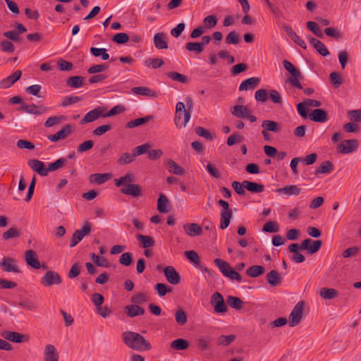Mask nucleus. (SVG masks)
<instances>
[{
	"label": "nucleus",
	"instance_id": "26",
	"mask_svg": "<svg viewBox=\"0 0 361 361\" xmlns=\"http://www.w3.org/2000/svg\"><path fill=\"white\" fill-rule=\"evenodd\" d=\"M131 91L137 95L146 96L149 97L156 98L158 97V94L147 87L140 86L134 87L131 89Z\"/></svg>",
	"mask_w": 361,
	"mask_h": 361
},
{
	"label": "nucleus",
	"instance_id": "12",
	"mask_svg": "<svg viewBox=\"0 0 361 361\" xmlns=\"http://www.w3.org/2000/svg\"><path fill=\"white\" fill-rule=\"evenodd\" d=\"M0 268L6 272L19 273L20 271L17 264V260L10 257H3L0 261Z\"/></svg>",
	"mask_w": 361,
	"mask_h": 361
},
{
	"label": "nucleus",
	"instance_id": "32",
	"mask_svg": "<svg viewBox=\"0 0 361 361\" xmlns=\"http://www.w3.org/2000/svg\"><path fill=\"white\" fill-rule=\"evenodd\" d=\"M136 238L140 242V246L142 248H147L154 245V240L149 235H144L142 234H137Z\"/></svg>",
	"mask_w": 361,
	"mask_h": 361
},
{
	"label": "nucleus",
	"instance_id": "61",
	"mask_svg": "<svg viewBox=\"0 0 361 361\" xmlns=\"http://www.w3.org/2000/svg\"><path fill=\"white\" fill-rule=\"evenodd\" d=\"M111 129H112V125H111V124L102 125V126H100L96 128L92 131V133L95 136H101Z\"/></svg>",
	"mask_w": 361,
	"mask_h": 361
},
{
	"label": "nucleus",
	"instance_id": "59",
	"mask_svg": "<svg viewBox=\"0 0 361 361\" xmlns=\"http://www.w3.org/2000/svg\"><path fill=\"white\" fill-rule=\"evenodd\" d=\"M235 339V336L233 334L231 335H222L218 338L217 342L219 345H228L231 343Z\"/></svg>",
	"mask_w": 361,
	"mask_h": 361
},
{
	"label": "nucleus",
	"instance_id": "10",
	"mask_svg": "<svg viewBox=\"0 0 361 361\" xmlns=\"http://www.w3.org/2000/svg\"><path fill=\"white\" fill-rule=\"evenodd\" d=\"M91 232V226L88 222H86L82 227L76 230L72 236L71 242L70 244L71 247H75L79 242H80L82 238L88 235Z\"/></svg>",
	"mask_w": 361,
	"mask_h": 361
},
{
	"label": "nucleus",
	"instance_id": "40",
	"mask_svg": "<svg viewBox=\"0 0 361 361\" xmlns=\"http://www.w3.org/2000/svg\"><path fill=\"white\" fill-rule=\"evenodd\" d=\"M262 127L264 130L278 133L280 131L279 125L274 121L265 120L262 124Z\"/></svg>",
	"mask_w": 361,
	"mask_h": 361
},
{
	"label": "nucleus",
	"instance_id": "6",
	"mask_svg": "<svg viewBox=\"0 0 361 361\" xmlns=\"http://www.w3.org/2000/svg\"><path fill=\"white\" fill-rule=\"evenodd\" d=\"M283 63L285 69L291 75V77L288 79L291 85L300 90L302 89V86L299 80L302 78L300 71L287 60H284Z\"/></svg>",
	"mask_w": 361,
	"mask_h": 361
},
{
	"label": "nucleus",
	"instance_id": "64",
	"mask_svg": "<svg viewBox=\"0 0 361 361\" xmlns=\"http://www.w3.org/2000/svg\"><path fill=\"white\" fill-rule=\"evenodd\" d=\"M1 49L4 52L13 53L15 50L13 44L8 40H3L0 43Z\"/></svg>",
	"mask_w": 361,
	"mask_h": 361
},
{
	"label": "nucleus",
	"instance_id": "41",
	"mask_svg": "<svg viewBox=\"0 0 361 361\" xmlns=\"http://www.w3.org/2000/svg\"><path fill=\"white\" fill-rule=\"evenodd\" d=\"M334 169L333 164L330 161H323L320 166L315 171V175H318L319 173H330Z\"/></svg>",
	"mask_w": 361,
	"mask_h": 361
},
{
	"label": "nucleus",
	"instance_id": "63",
	"mask_svg": "<svg viewBox=\"0 0 361 361\" xmlns=\"http://www.w3.org/2000/svg\"><path fill=\"white\" fill-rule=\"evenodd\" d=\"M113 41L117 44H121L127 42L129 40V36L124 32H119L116 34L113 38Z\"/></svg>",
	"mask_w": 361,
	"mask_h": 361
},
{
	"label": "nucleus",
	"instance_id": "46",
	"mask_svg": "<svg viewBox=\"0 0 361 361\" xmlns=\"http://www.w3.org/2000/svg\"><path fill=\"white\" fill-rule=\"evenodd\" d=\"M320 295L324 299H333L338 295V293L334 288H324L320 291Z\"/></svg>",
	"mask_w": 361,
	"mask_h": 361
},
{
	"label": "nucleus",
	"instance_id": "48",
	"mask_svg": "<svg viewBox=\"0 0 361 361\" xmlns=\"http://www.w3.org/2000/svg\"><path fill=\"white\" fill-rule=\"evenodd\" d=\"M307 27L318 37L322 38L324 35L319 26L314 21H308L306 23Z\"/></svg>",
	"mask_w": 361,
	"mask_h": 361
},
{
	"label": "nucleus",
	"instance_id": "37",
	"mask_svg": "<svg viewBox=\"0 0 361 361\" xmlns=\"http://www.w3.org/2000/svg\"><path fill=\"white\" fill-rule=\"evenodd\" d=\"M152 118H153V116H152V115H148V116H146L145 117H142V118H136L135 120L128 122L126 124V127L129 128H133L143 125V124L147 123L148 121H151Z\"/></svg>",
	"mask_w": 361,
	"mask_h": 361
},
{
	"label": "nucleus",
	"instance_id": "49",
	"mask_svg": "<svg viewBox=\"0 0 361 361\" xmlns=\"http://www.w3.org/2000/svg\"><path fill=\"white\" fill-rule=\"evenodd\" d=\"M91 259L94 263L98 267H109V263L106 259L102 257H99L94 253L91 254Z\"/></svg>",
	"mask_w": 361,
	"mask_h": 361
},
{
	"label": "nucleus",
	"instance_id": "56",
	"mask_svg": "<svg viewBox=\"0 0 361 361\" xmlns=\"http://www.w3.org/2000/svg\"><path fill=\"white\" fill-rule=\"evenodd\" d=\"M197 346L202 350L209 349L211 340L209 338L200 337L197 339Z\"/></svg>",
	"mask_w": 361,
	"mask_h": 361
},
{
	"label": "nucleus",
	"instance_id": "18",
	"mask_svg": "<svg viewBox=\"0 0 361 361\" xmlns=\"http://www.w3.org/2000/svg\"><path fill=\"white\" fill-rule=\"evenodd\" d=\"M164 273L169 283L173 285L179 283L180 278L173 267H166L164 269Z\"/></svg>",
	"mask_w": 361,
	"mask_h": 361
},
{
	"label": "nucleus",
	"instance_id": "29",
	"mask_svg": "<svg viewBox=\"0 0 361 361\" xmlns=\"http://www.w3.org/2000/svg\"><path fill=\"white\" fill-rule=\"evenodd\" d=\"M250 111V110L246 106L240 104L235 105L231 109L233 116L239 118H245Z\"/></svg>",
	"mask_w": 361,
	"mask_h": 361
},
{
	"label": "nucleus",
	"instance_id": "62",
	"mask_svg": "<svg viewBox=\"0 0 361 361\" xmlns=\"http://www.w3.org/2000/svg\"><path fill=\"white\" fill-rule=\"evenodd\" d=\"M145 65L153 68H158L164 64V61L161 59H149L145 61Z\"/></svg>",
	"mask_w": 361,
	"mask_h": 361
},
{
	"label": "nucleus",
	"instance_id": "3",
	"mask_svg": "<svg viewBox=\"0 0 361 361\" xmlns=\"http://www.w3.org/2000/svg\"><path fill=\"white\" fill-rule=\"evenodd\" d=\"M214 262L224 276L239 283L242 281L241 276L237 271H234L227 262L216 258L214 259Z\"/></svg>",
	"mask_w": 361,
	"mask_h": 361
},
{
	"label": "nucleus",
	"instance_id": "22",
	"mask_svg": "<svg viewBox=\"0 0 361 361\" xmlns=\"http://www.w3.org/2000/svg\"><path fill=\"white\" fill-rule=\"evenodd\" d=\"M145 312L143 307L135 304L128 305L124 307V312L130 317L142 315Z\"/></svg>",
	"mask_w": 361,
	"mask_h": 361
},
{
	"label": "nucleus",
	"instance_id": "20",
	"mask_svg": "<svg viewBox=\"0 0 361 361\" xmlns=\"http://www.w3.org/2000/svg\"><path fill=\"white\" fill-rule=\"evenodd\" d=\"M59 355L54 347L51 344H48L44 350V361H59Z\"/></svg>",
	"mask_w": 361,
	"mask_h": 361
},
{
	"label": "nucleus",
	"instance_id": "28",
	"mask_svg": "<svg viewBox=\"0 0 361 361\" xmlns=\"http://www.w3.org/2000/svg\"><path fill=\"white\" fill-rule=\"evenodd\" d=\"M1 335L5 339L17 343H22L23 341V338L25 337V336L18 332L10 331H4Z\"/></svg>",
	"mask_w": 361,
	"mask_h": 361
},
{
	"label": "nucleus",
	"instance_id": "14",
	"mask_svg": "<svg viewBox=\"0 0 361 361\" xmlns=\"http://www.w3.org/2000/svg\"><path fill=\"white\" fill-rule=\"evenodd\" d=\"M358 142L356 140H345L338 146L339 152L347 154L355 151Z\"/></svg>",
	"mask_w": 361,
	"mask_h": 361
},
{
	"label": "nucleus",
	"instance_id": "38",
	"mask_svg": "<svg viewBox=\"0 0 361 361\" xmlns=\"http://www.w3.org/2000/svg\"><path fill=\"white\" fill-rule=\"evenodd\" d=\"M231 217H232L231 211H224V212H221V218H220V228L221 229L224 230L229 226Z\"/></svg>",
	"mask_w": 361,
	"mask_h": 361
},
{
	"label": "nucleus",
	"instance_id": "50",
	"mask_svg": "<svg viewBox=\"0 0 361 361\" xmlns=\"http://www.w3.org/2000/svg\"><path fill=\"white\" fill-rule=\"evenodd\" d=\"M67 162L66 159L59 158L53 163L49 164L47 170L49 171H54L61 168Z\"/></svg>",
	"mask_w": 361,
	"mask_h": 361
},
{
	"label": "nucleus",
	"instance_id": "35",
	"mask_svg": "<svg viewBox=\"0 0 361 361\" xmlns=\"http://www.w3.org/2000/svg\"><path fill=\"white\" fill-rule=\"evenodd\" d=\"M166 165L170 173L176 175H183L185 172V170L172 159H168Z\"/></svg>",
	"mask_w": 361,
	"mask_h": 361
},
{
	"label": "nucleus",
	"instance_id": "4",
	"mask_svg": "<svg viewBox=\"0 0 361 361\" xmlns=\"http://www.w3.org/2000/svg\"><path fill=\"white\" fill-rule=\"evenodd\" d=\"M176 118L175 123L178 128L185 127L189 122L191 113L187 110L183 102H178L176 106Z\"/></svg>",
	"mask_w": 361,
	"mask_h": 361
},
{
	"label": "nucleus",
	"instance_id": "17",
	"mask_svg": "<svg viewBox=\"0 0 361 361\" xmlns=\"http://www.w3.org/2000/svg\"><path fill=\"white\" fill-rule=\"evenodd\" d=\"M28 166L34 171H36L39 175L42 176H47L48 175L47 168L45 167V164L42 161L38 159H30L27 162Z\"/></svg>",
	"mask_w": 361,
	"mask_h": 361
},
{
	"label": "nucleus",
	"instance_id": "31",
	"mask_svg": "<svg viewBox=\"0 0 361 361\" xmlns=\"http://www.w3.org/2000/svg\"><path fill=\"white\" fill-rule=\"evenodd\" d=\"M267 281L271 287L278 286L281 283V277L276 270H271L267 274Z\"/></svg>",
	"mask_w": 361,
	"mask_h": 361
},
{
	"label": "nucleus",
	"instance_id": "42",
	"mask_svg": "<svg viewBox=\"0 0 361 361\" xmlns=\"http://www.w3.org/2000/svg\"><path fill=\"white\" fill-rule=\"evenodd\" d=\"M90 53L95 57H101L104 61L109 59V54L105 48L91 47Z\"/></svg>",
	"mask_w": 361,
	"mask_h": 361
},
{
	"label": "nucleus",
	"instance_id": "7",
	"mask_svg": "<svg viewBox=\"0 0 361 361\" xmlns=\"http://www.w3.org/2000/svg\"><path fill=\"white\" fill-rule=\"evenodd\" d=\"M304 310V302H298L293 307L289 315V326L291 327L298 325L302 320Z\"/></svg>",
	"mask_w": 361,
	"mask_h": 361
},
{
	"label": "nucleus",
	"instance_id": "25",
	"mask_svg": "<svg viewBox=\"0 0 361 361\" xmlns=\"http://www.w3.org/2000/svg\"><path fill=\"white\" fill-rule=\"evenodd\" d=\"M301 188L295 185H288L281 188H278L276 192L279 194H285L286 195L297 196L301 192Z\"/></svg>",
	"mask_w": 361,
	"mask_h": 361
},
{
	"label": "nucleus",
	"instance_id": "19",
	"mask_svg": "<svg viewBox=\"0 0 361 361\" xmlns=\"http://www.w3.org/2000/svg\"><path fill=\"white\" fill-rule=\"evenodd\" d=\"M260 82V78L257 77H252L243 80L240 86V91H247L255 89Z\"/></svg>",
	"mask_w": 361,
	"mask_h": 361
},
{
	"label": "nucleus",
	"instance_id": "52",
	"mask_svg": "<svg viewBox=\"0 0 361 361\" xmlns=\"http://www.w3.org/2000/svg\"><path fill=\"white\" fill-rule=\"evenodd\" d=\"M155 290L157 291L160 297L164 296L166 293L171 292L172 288L167 285L161 283H157L154 286Z\"/></svg>",
	"mask_w": 361,
	"mask_h": 361
},
{
	"label": "nucleus",
	"instance_id": "55",
	"mask_svg": "<svg viewBox=\"0 0 361 361\" xmlns=\"http://www.w3.org/2000/svg\"><path fill=\"white\" fill-rule=\"evenodd\" d=\"M262 231L267 233H276L279 231V224L276 221H268L264 225Z\"/></svg>",
	"mask_w": 361,
	"mask_h": 361
},
{
	"label": "nucleus",
	"instance_id": "27",
	"mask_svg": "<svg viewBox=\"0 0 361 361\" xmlns=\"http://www.w3.org/2000/svg\"><path fill=\"white\" fill-rule=\"evenodd\" d=\"M167 36L164 32H158L154 36V44L158 49H166L168 48L166 42Z\"/></svg>",
	"mask_w": 361,
	"mask_h": 361
},
{
	"label": "nucleus",
	"instance_id": "47",
	"mask_svg": "<svg viewBox=\"0 0 361 361\" xmlns=\"http://www.w3.org/2000/svg\"><path fill=\"white\" fill-rule=\"evenodd\" d=\"M185 49L189 51H193L200 54L203 51L201 44L197 42H188L185 44Z\"/></svg>",
	"mask_w": 361,
	"mask_h": 361
},
{
	"label": "nucleus",
	"instance_id": "45",
	"mask_svg": "<svg viewBox=\"0 0 361 361\" xmlns=\"http://www.w3.org/2000/svg\"><path fill=\"white\" fill-rule=\"evenodd\" d=\"M227 304L233 309L240 310L243 307V301L237 297L229 295L226 298Z\"/></svg>",
	"mask_w": 361,
	"mask_h": 361
},
{
	"label": "nucleus",
	"instance_id": "58",
	"mask_svg": "<svg viewBox=\"0 0 361 361\" xmlns=\"http://www.w3.org/2000/svg\"><path fill=\"white\" fill-rule=\"evenodd\" d=\"M175 319L179 325H184L187 322V316L184 310L179 309L175 312Z\"/></svg>",
	"mask_w": 361,
	"mask_h": 361
},
{
	"label": "nucleus",
	"instance_id": "60",
	"mask_svg": "<svg viewBox=\"0 0 361 361\" xmlns=\"http://www.w3.org/2000/svg\"><path fill=\"white\" fill-rule=\"evenodd\" d=\"M18 236H20V232L16 228L14 227L10 228L3 233L4 240H8L11 238H17Z\"/></svg>",
	"mask_w": 361,
	"mask_h": 361
},
{
	"label": "nucleus",
	"instance_id": "57",
	"mask_svg": "<svg viewBox=\"0 0 361 361\" xmlns=\"http://www.w3.org/2000/svg\"><path fill=\"white\" fill-rule=\"evenodd\" d=\"M185 256L190 261L193 262L195 265L200 266V259L197 253L193 250H188L185 252Z\"/></svg>",
	"mask_w": 361,
	"mask_h": 361
},
{
	"label": "nucleus",
	"instance_id": "24",
	"mask_svg": "<svg viewBox=\"0 0 361 361\" xmlns=\"http://www.w3.org/2000/svg\"><path fill=\"white\" fill-rule=\"evenodd\" d=\"M183 228L187 235L190 236L200 235L202 233V227L196 223L185 224Z\"/></svg>",
	"mask_w": 361,
	"mask_h": 361
},
{
	"label": "nucleus",
	"instance_id": "44",
	"mask_svg": "<svg viewBox=\"0 0 361 361\" xmlns=\"http://www.w3.org/2000/svg\"><path fill=\"white\" fill-rule=\"evenodd\" d=\"M188 342L183 338L174 340L171 343V348L177 350H185L188 348Z\"/></svg>",
	"mask_w": 361,
	"mask_h": 361
},
{
	"label": "nucleus",
	"instance_id": "5",
	"mask_svg": "<svg viewBox=\"0 0 361 361\" xmlns=\"http://www.w3.org/2000/svg\"><path fill=\"white\" fill-rule=\"evenodd\" d=\"M283 63L285 69L291 75V77L288 79L291 85L300 90L302 89V86L299 80L302 78L300 71L287 60H284Z\"/></svg>",
	"mask_w": 361,
	"mask_h": 361
},
{
	"label": "nucleus",
	"instance_id": "36",
	"mask_svg": "<svg viewBox=\"0 0 361 361\" xmlns=\"http://www.w3.org/2000/svg\"><path fill=\"white\" fill-rule=\"evenodd\" d=\"M66 85L73 88L81 87L84 85V78L82 76H71L67 79Z\"/></svg>",
	"mask_w": 361,
	"mask_h": 361
},
{
	"label": "nucleus",
	"instance_id": "30",
	"mask_svg": "<svg viewBox=\"0 0 361 361\" xmlns=\"http://www.w3.org/2000/svg\"><path fill=\"white\" fill-rule=\"evenodd\" d=\"M310 43L314 47V49L323 56H326L329 54V51L320 40L310 37L309 38Z\"/></svg>",
	"mask_w": 361,
	"mask_h": 361
},
{
	"label": "nucleus",
	"instance_id": "33",
	"mask_svg": "<svg viewBox=\"0 0 361 361\" xmlns=\"http://www.w3.org/2000/svg\"><path fill=\"white\" fill-rule=\"evenodd\" d=\"M243 186L246 190L253 193H259L264 190L263 185L249 180H243Z\"/></svg>",
	"mask_w": 361,
	"mask_h": 361
},
{
	"label": "nucleus",
	"instance_id": "11",
	"mask_svg": "<svg viewBox=\"0 0 361 361\" xmlns=\"http://www.w3.org/2000/svg\"><path fill=\"white\" fill-rule=\"evenodd\" d=\"M100 118H104V108L98 106L93 110L88 111L80 120V124L83 125L87 123H92Z\"/></svg>",
	"mask_w": 361,
	"mask_h": 361
},
{
	"label": "nucleus",
	"instance_id": "8",
	"mask_svg": "<svg viewBox=\"0 0 361 361\" xmlns=\"http://www.w3.org/2000/svg\"><path fill=\"white\" fill-rule=\"evenodd\" d=\"M210 303L216 313H225L228 310L224 297L219 292H216L212 295Z\"/></svg>",
	"mask_w": 361,
	"mask_h": 361
},
{
	"label": "nucleus",
	"instance_id": "21",
	"mask_svg": "<svg viewBox=\"0 0 361 361\" xmlns=\"http://www.w3.org/2000/svg\"><path fill=\"white\" fill-rule=\"evenodd\" d=\"M309 118L314 122L324 123L328 121V114L322 109H316L311 111Z\"/></svg>",
	"mask_w": 361,
	"mask_h": 361
},
{
	"label": "nucleus",
	"instance_id": "23",
	"mask_svg": "<svg viewBox=\"0 0 361 361\" xmlns=\"http://www.w3.org/2000/svg\"><path fill=\"white\" fill-rule=\"evenodd\" d=\"M111 178V173H93L89 177V180L92 184L102 185L106 183Z\"/></svg>",
	"mask_w": 361,
	"mask_h": 361
},
{
	"label": "nucleus",
	"instance_id": "53",
	"mask_svg": "<svg viewBox=\"0 0 361 361\" xmlns=\"http://www.w3.org/2000/svg\"><path fill=\"white\" fill-rule=\"evenodd\" d=\"M203 23L205 29H211L216 26L217 23V18L215 16L210 15L204 18Z\"/></svg>",
	"mask_w": 361,
	"mask_h": 361
},
{
	"label": "nucleus",
	"instance_id": "2",
	"mask_svg": "<svg viewBox=\"0 0 361 361\" xmlns=\"http://www.w3.org/2000/svg\"><path fill=\"white\" fill-rule=\"evenodd\" d=\"M124 343L130 348L137 351L149 350L152 345L142 335L133 331H125L122 334Z\"/></svg>",
	"mask_w": 361,
	"mask_h": 361
},
{
	"label": "nucleus",
	"instance_id": "13",
	"mask_svg": "<svg viewBox=\"0 0 361 361\" xmlns=\"http://www.w3.org/2000/svg\"><path fill=\"white\" fill-rule=\"evenodd\" d=\"M25 260L28 265L35 268V269H40L42 268L44 269H47V267L45 264L41 265L39 259L36 256V253L35 251L32 250H28L25 252Z\"/></svg>",
	"mask_w": 361,
	"mask_h": 361
},
{
	"label": "nucleus",
	"instance_id": "34",
	"mask_svg": "<svg viewBox=\"0 0 361 361\" xmlns=\"http://www.w3.org/2000/svg\"><path fill=\"white\" fill-rule=\"evenodd\" d=\"M157 209L161 213H167L169 211V202L164 194H161L157 200Z\"/></svg>",
	"mask_w": 361,
	"mask_h": 361
},
{
	"label": "nucleus",
	"instance_id": "1",
	"mask_svg": "<svg viewBox=\"0 0 361 361\" xmlns=\"http://www.w3.org/2000/svg\"><path fill=\"white\" fill-rule=\"evenodd\" d=\"M115 185L121 188L123 194L137 197L141 195L142 190L139 185L133 183L135 181V176L131 173H127L119 178L115 179Z\"/></svg>",
	"mask_w": 361,
	"mask_h": 361
},
{
	"label": "nucleus",
	"instance_id": "54",
	"mask_svg": "<svg viewBox=\"0 0 361 361\" xmlns=\"http://www.w3.org/2000/svg\"><path fill=\"white\" fill-rule=\"evenodd\" d=\"M135 156L134 153L133 154L126 152L123 153L118 160V163L120 165H125L133 162Z\"/></svg>",
	"mask_w": 361,
	"mask_h": 361
},
{
	"label": "nucleus",
	"instance_id": "15",
	"mask_svg": "<svg viewBox=\"0 0 361 361\" xmlns=\"http://www.w3.org/2000/svg\"><path fill=\"white\" fill-rule=\"evenodd\" d=\"M22 72L20 70L16 71L12 75L0 80V89L11 87L16 82L20 80Z\"/></svg>",
	"mask_w": 361,
	"mask_h": 361
},
{
	"label": "nucleus",
	"instance_id": "43",
	"mask_svg": "<svg viewBox=\"0 0 361 361\" xmlns=\"http://www.w3.org/2000/svg\"><path fill=\"white\" fill-rule=\"evenodd\" d=\"M166 75L174 81L185 84L188 82V78L186 75L179 73L176 71H171L166 73Z\"/></svg>",
	"mask_w": 361,
	"mask_h": 361
},
{
	"label": "nucleus",
	"instance_id": "9",
	"mask_svg": "<svg viewBox=\"0 0 361 361\" xmlns=\"http://www.w3.org/2000/svg\"><path fill=\"white\" fill-rule=\"evenodd\" d=\"M62 282L61 276L54 271H47L41 279L40 283L44 286L59 285Z\"/></svg>",
	"mask_w": 361,
	"mask_h": 361
},
{
	"label": "nucleus",
	"instance_id": "39",
	"mask_svg": "<svg viewBox=\"0 0 361 361\" xmlns=\"http://www.w3.org/2000/svg\"><path fill=\"white\" fill-rule=\"evenodd\" d=\"M264 271L265 269L264 267L260 265H253L246 270V274L250 277L255 278L264 274Z\"/></svg>",
	"mask_w": 361,
	"mask_h": 361
},
{
	"label": "nucleus",
	"instance_id": "16",
	"mask_svg": "<svg viewBox=\"0 0 361 361\" xmlns=\"http://www.w3.org/2000/svg\"><path fill=\"white\" fill-rule=\"evenodd\" d=\"M20 110L30 114L42 115L47 111L48 109L42 105L32 104L23 105Z\"/></svg>",
	"mask_w": 361,
	"mask_h": 361
},
{
	"label": "nucleus",
	"instance_id": "51",
	"mask_svg": "<svg viewBox=\"0 0 361 361\" xmlns=\"http://www.w3.org/2000/svg\"><path fill=\"white\" fill-rule=\"evenodd\" d=\"M195 132L197 135L202 137L208 140H212L214 138L212 134L203 127H196L195 129Z\"/></svg>",
	"mask_w": 361,
	"mask_h": 361
}]
</instances>
